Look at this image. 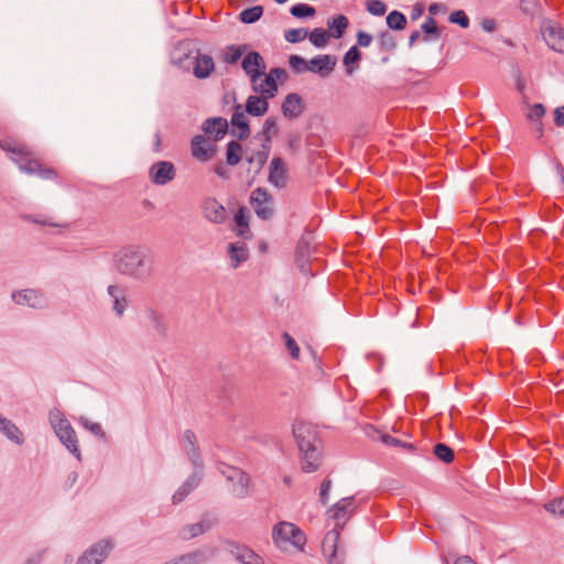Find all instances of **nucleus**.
Segmentation results:
<instances>
[{"mask_svg":"<svg viewBox=\"0 0 564 564\" xmlns=\"http://www.w3.org/2000/svg\"><path fill=\"white\" fill-rule=\"evenodd\" d=\"M544 509L551 514L564 517V497L555 498L546 502Z\"/></svg>","mask_w":564,"mask_h":564,"instance_id":"nucleus-49","label":"nucleus"},{"mask_svg":"<svg viewBox=\"0 0 564 564\" xmlns=\"http://www.w3.org/2000/svg\"><path fill=\"white\" fill-rule=\"evenodd\" d=\"M361 58V53L359 52L357 46H351L344 55L343 62L346 66H350L359 62Z\"/></svg>","mask_w":564,"mask_h":564,"instance_id":"nucleus-59","label":"nucleus"},{"mask_svg":"<svg viewBox=\"0 0 564 564\" xmlns=\"http://www.w3.org/2000/svg\"><path fill=\"white\" fill-rule=\"evenodd\" d=\"M231 134L237 137L239 140H246L250 135V127L246 120V116L241 110V106L235 107V112L231 117Z\"/></svg>","mask_w":564,"mask_h":564,"instance_id":"nucleus-26","label":"nucleus"},{"mask_svg":"<svg viewBox=\"0 0 564 564\" xmlns=\"http://www.w3.org/2000/svg\"><path fill=\"white\" fill-rule=\"evenodd\" d=\"M145 314H147L148 319L151 323L153 333L158 337H160L162 339H166L169 336V327H167L165 316L153 308L148 310Z\"/></svg>","mask_w":564,"mask_h":564,"instance_id":"nucleus-29","label":"nucleus"},{"mask_svg":"<svg viewBox=\"0 0 564 564\" xmlns=\"http://www.w3.org/2000/svg\"><path fill=\"white\" fill-rule=\"evenodd\" d=\"M235 221L238 227V235L241 237H247V234H250V231H249L248 219L245 215L243 208H240L238 210V213L235 216Z\"/></svg>","mask_w":564,"mask_h":564,"instance_id":"nucleus-51","label":"nucleus"},{"mask_svg":"<svg viewBox=\"0 0 564 564\" xmlns=\"http://www.w3.org/2000/svg\"><path fill=\"white\" fill-rule=\"evenodd\" d=\"M232 482V487H231V494L237 497V498H246L250 495V477L249 475L246 473V482L245 481H240V480H235V481H231Z\"/></svg>","mask_w":564,"mask_h":564,"instance_id":"nucleus-44","label":"nucleus"},{"mask_svg":"<svg viewBox=\"0 0 564 564\" xmlns=\"http://www.w3.org/2000/svg\"><path fill=\"white\" fill-rule=\"evenodd\" d=\"M378 43H379L380 50H382L384 52H391L395 48L394 36L388 31H382L379 33Z\"/></svg>","mask_w":564,"mask_h":564,"instance_id":"nucleus-47","label":"nucleus"},{"mask_svg":"<svg viewBox=\"0 0 564 564\" xmlns=\"http://www.w3.org/2000/svg\"><path fill=\"white\" fill-rule=\"evenodd\" d=\"M449 22L456 23L466 29L469 26V18L463 10H456L449 14Z\"/></svg>","mask_w":564,"mask_h":564,"instance_id":"nucleus-58","label":"nucleus"},{"mask_svg":"<svg viewBox=\"0 0 564 564\" xmlns=\"http://www.w3.org/2000/svg\"><path fill=\"white\" fill-rule=\"evenodd\" d=\"M356 36L357 44L361 47H368L372 42V35L365 31H358Z\"/></svg>","mask_w":564,"mask_h":564,"instance_id":"nucleus-62","label":"nucleus"},{"mask_svg":"<svg viewBox=\"0 0 564 564\" xmlns=\"http://www.w3.org/2000/svg\"><path fill=\"white\" fill-rule=\"evenodd\" d=\"M305 29H290L285 32L284 37L289 43H299L307 36Z\"/></svg>","mask_w":564,"mask_h":564,"instance_id":"nucleus-55","label":"nucleus"},{"mask_svg":"<svg viewBox=\"0 0 564 564\" xmlns=\"http://www.w3.org/2000/svg\"><path fill=\"white\" fill-rule=\"evenodd\" d=\"M336 65V58L328 54L317 55L308 61V72L318 74L322 77L328 76Z\"/></svg>","mask_w":564,"mask_h":564,"instance_id":"nucleus-23","label":"nucleus"},{"mask_svg":"<svg viewBox=\"0 0 564 564\" xmlns=\"http://www.w3.org/2000/svg\"><path fill=\"white\" fill-rule=\"evenodd\" d=\"M355 512V499L354 497H346L337 501L332 508L328 509L327 513L330 518L337 521L336 527L343 528L345 522Z\"/></svg>","mask_w":564,"mask_h":564,"instance_id":"nucleus-11","label":"nucleus"},{"mask_svg":"<svg viewBox=\"0 0 564 564\" xmlns=\"http://www.w3.org/2000/svg\"><path fill=\"white\" fill-rule=\"evenodd\" d=\"M195 56V50H183V48H176L172 53V64L180 68L183 72H191V67H193V61Z\"/></svg>","mask_w":564,"mask_h":564,"instance_id":"nucleus-30","label":"nucleus"},{"mask_svg":"<svg viewBox=\"0 0 564 564\" xmlns=\"http://www.w3.org/2000/svg\"><path fill=\"white\" fill-rule=\"evenodd\" d=\"M250 204L259 218L263 220L272 218L274 214L272 196L265 188L258 187L253 189L250 196Z\"/></svg>","mask_w":564,"mask_h":564,"instance_id":"nucleus-6","label":"nucleus"},{"mask_svg":"<svg viewBox=\"0 0 564 564\" xmlns=\"http://www.w3.org/2000/svg\"><path fill=\"white\" fill-rule=\"evenodd\" d=\"M218 468L228 481L242 480L246 482V473L240 468L228 466L226 464H220Z\"/></svg>","mask_w":564,"mask_h":564,"instance_id":"nucleus-39","label":"nucleus"},{"mask_svg":"<svg viewBox=\"0 0 564 564\" xmlns=\"http://www.w3.org/2000/svg\"><path fill=\"white\" fill-rule=\"evenodd\" d=\"M202 129L205 134L213 137L214 142H216L226 135L228 131V122L221 117L208 118L204 121Z\"/></svg>","mask_w":564,"mask_h":564,"instance_id":"nucleus-24","label":"nucleus"},{"mask_svg":"<svg viewBox=\"0 0 564 564\" xmlns=\"http://www.w3.org/2000/svg\"><path fill=\"white\" fill-rule=\"evenodd\" d=\"M290 12L293 17L302 19L313 17L315 14V9L305 3H296L290 9Z\"/></svg>","mask_w":564,"mask_h":564,"instance_id":"nucleus-48","label":"nucleus"},{"mask_svg":"<svg viewBox=\"0 0 564 564\" xmlns=\"http://www.w3.org/2000/svg\"><path fill=\"white\" fill-rule=\"evenodd\" d=\"M434 455L444 463H452L455 457L453 449L444 443L434 446Z\"/></svg>","mask_w":564,"mask_h":564,"instance_id":"nucleus-46","label":"nucleus"},{"mask_svg":"<svg viewBox=\"0 0 564 564\" xmlns=\"http://www.w3.org/2000/svg\"><path fill=\"white\" fill-rule=\"evenodd\" d=\"M272 539L275 546L283 551L291 547L302 550L306 543L304 532L294 523L281 521L273 527Z\"/></svg>","mask_w":564,"mask_h":564,"instance_id":"nucleus-3","label":"nucleus"},{"mask_svg":"<svg viewBox=\"0 0 564 564\" xmlns=\"http://www.w3.org/2000/svg\"><path fill=\"white\" fill-rule=\"evenodd\" d=\"M115 270L133 281L147 282L154 274V261L141 246L128 245L113 254Z\"/></svg>","mask_w":564,"mask_h":564,"instance_id":"nucleus-1","label":"nucleus"},{"mask_svg":"<svg viewBox=\"0 0 564 564\" xmlns=\"http://www.w3.org/2000/svg\"><path fill=\"white\" fill-rule=\"evenodd\" d=\"M191 150L195 159L206 162L216 153V145L214 142L207 141L203 135L197 134L192 139Z\"/></svg>","mask_w":564,"mask_h":564,"instance_id":"nucleus-17","label":"nucleus"},{"mask_svg":"<svg viewBox=\"0 0 564 564\" xmlns=\"http://www.w3.org/2000/svg\"><path fill=\"white\" fill-rule=\"evenodd\" d=\"M314 250V241L311 234L303 235L297 241L295 249V263L299 270L304 275L313 276L314 273L310 271L308 263L311 254Z\"/></svg>","mask_w":564,"mask_h":564,"instance_id":"nucleus-7","label":"nucleus"},{"mask_svg":"<svg viewBox=\"0 0 564 564\" xmlns=\"http://www.w3.org/2000/svg\"><path fill=\"white\" fill-rule=\"evenodd\" d=\"M542 36L545 43L555 52L564 54V29L555 25L542 28Z\"/></svg>","mask_w":564,"mask_h":564,"instance_id":"nucleus-21","label":"nucleus"},{"mask_svg":"<svg viewBox=\"0 0 564 564\" xmlns=\"http://www.w3.org/2000/svg\"><path fill=\"white\" fill-rule=\"evenodd\" d=\"M215 70L214 58L209 54L200 53L199 50H195V56L193 61V67L191 72L197 79L208 78Z\"/></svg>","mask_w":564,"mask_h":564,"instance_id":"nucleus-12","label":"nucleus"},{"mask_svg":"<svg viewBox=\"0 0 564 564\" xmlns=\"http://www.w3.org/2000/svg\"><path fill=\"white\" fill-rule=\"evenodd\" d=\"M278 121L275 117H268L262 126V144L270 145L273 137L278 134Z\"/></svg>","mask_w":564,"mask_h":564,"instance_id":"nucleus-36","label":"nucleus"},{"mask_svg":"<svg viewBox=\"0 0 564 564\" xmlns=\"http://www.w3.org/2000/svg\"><path fill=\"white\" fill-rule=\"evenodd\" d=\"M267 75L272 76V78H274V82H276V79L284 80L288 77L286 70L281 67L271 68L270 73Z\"/></svg>","mask_w":564,"mask_h":564,"instance_id":"nucleus-63","label":"nucleus"},{"mask_svg":"<svg viewBox=\"0 0 564 564\" xmlns=\"http://www.w3.org/2000/svg\"><path fill=\"white\" fill-rule=\"evenodd\" d=\"M203 214L213 224H223L227 218L226 208L214 197L204 199Z\"/></svg>","mask_w":564,"mask_h":564,"instance_id":"nucleus-18","label":"nucleus"},{"mask_svg":"<svg viewBox=\"0 0 564 564\" xmlns=\"http://www.w3.org/2000/svg\"><path fill=\"white\" fill-rule=\"evenodd\" d=\"M339 530L337 528L328 531L323 539V554L328 558L329 564H339L338 557Z\"/></svg>","mask_w":564,"mask_h":564,"instance_id":"nucleus-20","label":"nucleus"},{"mask_svg":"<svg viewBox=\"0 0 564 564\" xmlns=\"http://www.w3.org/2000/svg\"><path fill=\"white\" fill-rule=\"evenodd\" d=\"M228 253L234 269L238 268L248 259V249L243 242H231L228 245Z\"/></svg>","mask_w":564,"mask_h":564,"instance_id":"nucleus-35","label":"nucleus"},{"mask_svg":"<svg viewBox=\"0 0 564 564\" xmlns=\"http://www.w3.org/2000/svg\"><path fill=\"white\" fill-rule=\"evenodd\" d=\"M50 422L59 441L78 460H80L82 453L78 446L77 435L68 420L65 419L59 411H55L50 413Z\"/></svg>","mask_w":564,"mask_h":564,"instance_id":"nucleus-4","label":"nucleus"},{"mask_svg":"<svg viewBox=\"0 0 564 564\" xmlns=\"http://www.w3.org/2000/svg\"><path fill=\"white\" fill-rule=\"evenodd\" d=\"M421 29L426 35L424 41L436 40L440 36L438 28L434 18L429 17L421 25Z\"/></svg>","mask_w":564,"mask_h":564,"instance_id":"nucleus-45","label":"nucleus"},{"mask_svg":"<svg viewBox=\"0 0 564 564\" xmlns=\"http://www.w3.org/2000/svg\"><path fill=\"white\" fill-rule=\"evenodd\" d=\"M322 447L300 451L302 454V470L304 473H314L321 464Z\"/></svg>","mask_w":564,"mask_h":564,"instance_id":"nucleus-31","label":"nucleus"},{"mask_svg":"<svg viewBox=\"0 0 564 564\" xmlns=\"http://www.w3.org/2000/svg\"><path fill=\"white\" fill-rule=\"evenodd\" d=\"M263 14V8L261 6H254L245 9L240 12V20L243 23L251 24L257 22Z\"/></svg>","mask_w":564,"mask_h":564,"instance_id":"nucleus-42","label":"nucleus"},{"mask_svg":"<svg viewBox=\"0 0 564 564\" xmlns=\"http://www.w3.org/2000/svg\"><path fill=\"white\" fill-rule=\"evenodd\" d=\"M281 111L288 119H296L304 112V104L302 97L296 93H291L284 98Z\"/></svg>","mask_w":564,"mask_h":564,"instance_id":"nucleus-22","label":"nucleus"},{"mask_svg":"<svg viewBox=\"0 0 564 564\" xmlns=\"http://www.w3.org/2000/svg\"><path fill=\"white\" fill-rule=\"evenodd\" d=\"M0 148L10 153V159L26 174H35L43 180L56 177V172L44 166L35 156L34 152L24 143L4 140L0 142Z\"/></svg>","mask_w":564,"mask_h":564,"instance_id":"nucleus-2","label":"nucleus"},{"mask_svg":"<svg viewBox=\"0 0 564 564\" xmlns=\"http://www.w3.org/2000/svg\"><path fill=\"white\" fill-rule=\"evenodd\" d=\"M269 99L262 95L249 96L246 102V111L253 117L263 116L269 109Z\"/></svg>","mask_w":564,"mask_h":564,"instance_id":"nucleus-32","label":"nucleus"},{"mask_svg":"<svg viewBox=\"0 0 564 564\" xmlns=\"http://www.w3.org/2000/svg\"><path fill=\"white\" fill-rule=\"evenodd\" d=\"M381 438L384 444L390 445V446L406 448L408 451H411V452H413L415 449V446L413 444L405 443V442H403L399 438H395L389 434L382 435Z\"/></svg>","mask_w":564,"mask_h":564,"instance_id":"nucleus-56","label":"nucleus"},{"mask_svg":"<svg viewBox=\"0 0 564 564\" xmlns=\"http://www.w3.org/2000/svg\"><path fill=\"white\" fill-rule=\"evenodd\" d=\"M202 470L195 471L183 482V485L174 492L172 501L174 505L181 503L200 482Z\"/></svg>","mask_w":564,"mask_h":564,"instance_id":"nucleus-27","label":"nucleus"},{"mask_svg":"<svg viewBox=\"0 0 564 564\" xmlns=\"http://www.w3.org/2000/svg\"><path fill=\"white\" fill-rule=\"evenodd\" d=\"M242 147L236 141H230L227 144L226 161L230 166L237 165L241 160Z\"/></svg>","mask_w":564,"mask_h":564,"instance_id":"nucleus-37","label":"nucleus"},{"mask_svg":"<svg viewBox=\"0 0 564 564\" xmlns=\"http://www.w3.org/2000/svg\"><path fill=\"white\" fill-rule=\"evenodd\" d=\"M215 522L216 521L214 519L205 516L200 521L183 527L180 531V538L184 541H187L199 536L210 530L215 525Z\"/></svg>","mask_w":564,"mask_h":564,"instance_id":"nucleus-19","label":"nucleus"},{"mask_svg":"<svg viewBox=\"0 0 564 564\" xmlns=\"http://www.w3.org/2000/svg\"><path fill=\"white\" fill-rule=\"evenodd\" d=\"M216 554L215 547H205L182 554L165 564H205Z\"/></svg>","mask_w":564,"mask_h":564,"instance_id":"nucleus-13","label":"nucleus"},{"mask_svg":"<svg viewBox=\"0 0 564 564\" xmlns=\"http://www.w3.org/2000/svg\"><path fill=\"white\" fill-rule=\"evenodd\" d=\"M293 435L300 451L322 447V441L311 423L303 421L295 422L293 424Z\"/></svg>","mask_w":564,"mask_h":564,"instance_id":"nucleus-5","label":"nucleus"},{"mask_svg":"<svg viewBox=\"0 0 564 564\" xmlns=\"http://www.w3.org/2000/svg\"><path fill=\"white\" fill-rule=\"evenodd\" d=\"M387 25L392 30L401 31L406 26V18L402 12L393 10L387 15Z\"/></svg>","mask_w":564,"mask_h":564,"instance_id":"nucleus-41","label":"nucleus"},{"mask_svg":"<svg viewBox=\"0 0 564 564\" xmlns=\"http://www.w3.org/2000/svg\"><path fill=\"white\" fill-rule=\"evenodd\" d=\"M182 446L186 452L195 469L203 470V462L196 435L193 431L186 430L183 434Z\"/></svg>","mask_w":564,"mask_h":564,"instance_id":"nucleus-16","label":"nucleus"},{"mask_svg":"<svg viewBox=\"0 0 564 564\" xmlns=\"http://www.w3.org/2000/svg\"><path fill=\"white\" fill-rule=\"evenodd\" d=\"M79 423L83 427H85L86 430L91 432L94 435L101 437V438L105 437V433L99 423L90 422L88 419L83 417V416L79 419Z\"/></svg>","mask_w":564,"mask_h":564,"instance_id":"nucleus-57","label":"nucleus"},{"mask_svg":"<svg viewBox=\"0 0 564 564\" xmlns=\"http://www.w3.org/2000/svg\"><path fill=\"white\" fill-rule=\"evenodd\" d=\"M230 554L241 564H264V560L245 544L228 542Z\"/></svg>","mask_w":564,"mask_h":564,"instance_id":"nucleus-15","label":"nucleus"},{"mask_svg":"<svg viewBox=\"0 0 564 564\" xmlns=\"http://www.w3.org/2000/svg\"><path fill=\"white\" fill-rule=\"evenodd\" d=\"M243 53V48L241 46L230 45L226 48L224 53V61L228 64H235L239 61Z\"/></svg>","mask_w":564,"mask_h":564,"instance_id":"nucleus-53","label":"nucleus"},{"mask_svg":"<svg viewBox=\"0 0 564 564\" xmlns=\"http://www.w3.org/2000/svg\"><path fill=\"white\" fill-rule=\"evenodd\" d=\"M270 149L271 145L261 144V149L259 151L254 152L253 154L247 158L248 163H256L257 170L262 169L269 158Z\"/></svg>","mask_w":564,"mask_h":564,"instance_id":"nucleus-38","label":"nucleus"},{"mask_svg":"<svg viewBox=\"0 0 564 564\" xmlns=\"http://www.w3.org/2000/svg\"><path fill=\"white\" fill-rule=\"evenodd\" d=\"M263 76L264 78L261 77L257 84H252V89L267 98H273L278 93V84L272 76H268L265 73Z\"/></svg>","mask_w":564,"mask_h":564,"instance_id":"nucleus-33","label":"nucleus"},{"mask_svg":"<svg viewBox=\"0 0 564 564\" xmlns=\"http://www.w3.org/2000/svg\"><path fill=\"white\" fill-rule=\"evenodd\" d=\"M289 64L294 73L302 74L308 72V62L299 55H291Z\"/></svg>","mask_w":564,"mask_h":564,"instance_id":"nucleus-50","label":"nucleus"},{"mask_svg":"<svg viewBox=\"0 0 564 564\" xmlns=\"http://www.w3.org/2000/svg\"><path fill=\"white\" fill-rule=\"evenodd\" d=\"M308 35L310 42L315 47H324L329 41V34L322 28L314 29Z\"/></svg>","mask_w":564,"mask_h":564,"instance_id":"nucleus-43","label":"nucleus"},{"mask_svg":"<svg viewBox=\"0 0 564 564\" xmlns=\"http://www.w3.org/2000/svg\"><path fill=\"white\" fill-rule=\"evenodd\" d=\"M112 547L113 544L110 540H102L86 551L78 558L76 564H101L102 561L109 555Z\"/></svg>","mask_w":564,"mask_h":564,"instance_id":"nucleus-10","label":"nucleus"},{"mask_svg":"<svg viewBox=\"0 0 564 564\" xmlns=\"http://www.w3.org/2000/svg\"><path fill=\"white\" fill-rule=\"evenodd\" d=\"M107 293L112 299V311L121 317L128 306L126 290L120 285H109Z\"/></svg>","mask_w":564,"mask_h":564,"instance_id":"nucleus-28","label":"nucleus"},{"mask_svg":"<svg viewBox=\"0 0 564 564\" xmlns=\"http://www.w3.org/2000/svg\"><path fill=\"white\" fill-rule=\"evenodd\" d=\"M12 300L19 305H28L33 308H43L47 305L44 294L32 289L14 292Z\"/></svg>","mask_w":564,"mask_h":564,"instance_id":"nucleus-14","label":"nucleus"},{"mask_svg":"<svg viewBox=\"0 0 564 564\" xmlns=\"http://www.w3.org/2000/svg\"><path fill=\"white\" fill-rule=\"evenodd\" d=\"M269 182L276 188H284L288 183L286 170L281 158H273L269 167Z\"/></svg>","mask_w":564,"mask_h":564,"instance_id":"nucleus-25","label":"nucleus"},{"mask_svg":"<svg viewBox=\"0 0 564 564\" xmlns=\"http://www.w3.org/2000/svg\"><path fill=\"white\" fill-rule=\"evenodd\" d=\"M554 123L557 127H564V106L555 108V110H554Z\"/></svg>","mask_w":564,"mask_h":564,"instance_id":"nucleus-64","label":"nucleus"},{"mask_svg":"<svg viewBox=\"0 0 564 564\" xmlns=\"http://www.w3.org/2000/svg\"><path fill=\"white\" fill-rule=\"evenodd\" d=\"M176 176V169L170 161H158L149 169L150 181L158 186L172 182Z\"/></svg>","mask_w":564,"mask_h":564,"instance_id":"nucleus-8","label":"nucleus"},{"mask_svg":"<svg viewBox=\"0 0 564 564\" xmlns=\"http://www.w3.org/2000/svg\"><path fill=\"white\" fill-rule=\"evenodd\" d=\"M366 8L370 14L376 15V17H381L387 11V6L381 0H367Z\"/></svg>","mask_w":564,"mask_h":564,"instance_id":"nucleus-52","label":"nucleus"},{"mask_svg":"<svg viewBox=\"0 0 564 564\" xmlns=\"http://www.w3.org/2000/svg\"><path fill=\"white\" fill-rule=\"evenodd\" d=\"M0 432L18 445L23 444L24 438L20 429L10 420L0 415Z\"/></svg>","mask_w":564,"mask_h":564,"instance_id":"nucleus-34","label":"nucleus"},{"mask_svg":"<svg viewBox=\"0 0 564 564\" xmlns=\"http://www.w3.org/2000/svg\"><path fill=\"white\" fill-rule=\"evenodd\" d=\"M282 337L291 357L297 360L300 358V347L296 340L286 332L283 333Z\"/></svg>","mask_w":564,"mask_h":564,"instance_id":"nucleus-54","label":"nucleus"},{"mask_svg":"<svg viewBox=\"0 0 564 564\" xmlns=\"http://www.w3.org/2000/svg\"><path fill=\"white\" fill-rule=\"evenodd\" d=\"M245 73L250 77L252 84H257L265 72L267 65L260 53L252 51L242 59L241 64Z\"/></svg>","mask_w":564,"mask_h":564,"instance_id":"nucleus-9","label":"nucleus"},{"mask_svg":"<svg viewBox=\"0 0 564 564\" xmlns=\"http://www.w3.org/2000/svg\"><path fill=\"white\" fill-rule=\"evenodd\" d=\"M544 115L545 107L542 104H534L528 113V119L532 121H540Z\"/></svg>","mask_w":564,"mask_h":564,"instance_id":"nucleus-60","label":"nucleus"},{"mask_svg":"<svg viewBox=\"0 0 564 564\" xmlns=\"http://www.w3.org/2000/svg\"><path fill=\"white\" fill-rule=\"evenodd\" d=\"M330 487H332L330 479H325L321 485L319 499L323 505H326L328 501V492L330 490Z\"/></svg>","mask_w":564,"mask_h":564,"instance_id":"nucleus-61","label":"nucleus"},{"mask_svg":"<svg viewBox=\"0 0 564 564\" xmlns=\"http://www.w3.org/2000/svg\"><path fill=\"white\" fill-rule=\"evenodd\" d=\"M327 24L330 29L335 30V32L332 33V36L334 39H339L343 36L345 30L348 28L349 21L345 15L339 14L335 17L332 21H328Z\"/></svg>","mask_w":564,"mask_h":564,"instance_id":"nucleus-40","label":"nucleus"}]
</instances>
